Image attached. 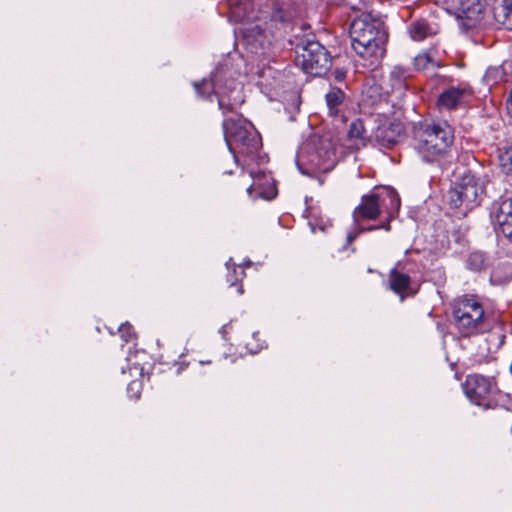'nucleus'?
<instances>
[{
  "label": "nucleus",
  "mask_w": 512,
  "mask_h": 512,
  "mask_svg": "<svg viewBox=\"0 0 512 512\" xmlns=\"http://www.w3.org/2000/svg\"><path fill=\"white\" fill-rule=\"evenodd\" d=\"M400 208V198L397 192L393 188H384L381 192L364 195L361 199L360 204L353 211L354 229L347 234V243H351L357 238V236L364 232L374 229L384 228L389 230L390 226L388 223L382 226H369L367 228L361 227L360 222L363 220H374L376 219L382 209H384L388 218L391 219Z\"/></svg>",
  "instance_id": "f257e3e1"
},
{
  "label": "nucleus",
  "mask_w": 512,
  "mask_h": 512,
  "mask_svg": "<svg viewBox=\"0 0 512 512\" xmlns=\"http://www.w3.org/2000/svg\"><path fill=\"white\" fill-rule=\"evenodd\" d=\"M353 50L364 59L378 60L384 54L387 33L380 19L370 14L361 15L350 25Z\"/></svg>",
  "instance_id": "f03ea898"
},
{
  "label": "nucleus",
  "mask_w": 512,
  "mask_h": 512,
  "mask_svg": "<svg viewBox=\"0 0 512 512\" xmlns=\"http://www.w3.org/2000/svg\"><path fill=\"white\" fill-rule=\"evenodd\" d=\"M453 129L446 122L421 124L414 132V147L426 162L437 161L453 143Z\"/></svg>",
  "instance_id": "7ed1b4c3"
},
{
  "label": "nucleus",
  "mask_w": 512,
  "mask_h": 512,
  "mask_svg": "<svg viewBox=\"0 0 512 512\" xmlns=\"http://www.w3.org/2000/svg\"><path fill=\"white\" fill-rule=\"evenodd\" d=\"M226 143L237 161L236 150L241 155L250 156L257 152L261 146V137L250 122L240 118L225 119L223 122Z\"/></svg>",
  "instance_id": "20e7f679"
},
{
  "label": "nucleus",
  "mask_w": 512,
  "mask_h": 512,
  "mask_svg": "<svg viewBox=\"0 0 512 512\" xmlns=\"http://www.w3.org/2000/svg\"><path fill=\"white\" fill-rule=\"evenodd\" d=\"M296 164L303 175L316 176L333 168L334 152L328 145L321 144L319 147L315 139H310L300 146Z\"/></svg>",
  "instance_id": "39448f33"
},
{
  "label": "nucleus",
  "mask_w": 512,
  "mask_h": 512,
  "mask_svg": "<svg viewBox=\"0 0 512 512\" xmlns=\"http://www.w3.org/2000/svg\"><path fill=\"white\" fill-rule=\"evenodd\" d=\"M484 195V186L479 178L467 173L448 192V202L452 208L463 214L477 207Z\"/></svg>",
  "instance_id": "423d86ee"
},
{
  "label": "nucleus",
  "mask_w": 512,
  "mask_h": 512,
  "mask_svg": "<svg viewBox=\"0 0 512 512\" xmlns=\"http://www.w3.org/2000/svg\"><path fill=\"white\" fill-rule=\"evenodd\" d=\"M455 323L464 336L477 333L484 321V309L475 298L459 299L453 309Z\"/></svg>",
  "instance_id": "0eeeda50"
},
{
  "label": "nucleus",
  "mask_w": 512,
  "mask_h": 512,
  "mask_svg": "<svg viewBox=\"0 0 512 512\" xmlns=\"http://www.w3.org/2000/svg\"><path fill=\"white\" fill-rule=\"evenodd\" d=\"M297 65L310 75L320 76L331 66V58L323 45L318 41H307L298 47Z\"/></svg>",
  "instance_id": "6e6552de"
},
{
  "label": "nucleus",
  "mask_w": 512,
  "mask_h": 512,
  "mask_svg": "<svg viewBox=\"0 0 512 512\" xmlns=\"http://www.w3.org/2000/svg\"><path fill=\"white\" fill-rule=\"evenodd\" d=\"M222 75L220 72H216L211 80L204 79L201 83L195 82L194 88L198 95L209 96L211 93H215L218 96V103L221 109H224L226 105V98L228 99V105L232 109L234 105H238L243 102L240 95V84L234 79L229 80V84L223 86L221 84Z\"/></svg>",
  "instance_id": "1a4fd4ad"
},
{
  "label": "nucleus",
  "mask_w": 512,
  "mask_h": 512,
  "mask_svg": "<svg viewBox=\"0 0 512 512\" xmlns=\"http://www.w3.org/2000/svg\"><path fill=\"white\" fill-rule=\"evenodd\" d=\"M447 11L462 21L467 29L475 27L484 18L485 0H445Z\"/></svg>",
  "instance_id": "9d476101"
},
{
  "label": "nucleus",
  "mask_w": 512,
  "mask_h": 512,
  "mask_svg": "<svg viewBox=\"0 0 512 512\" xmlns=\"http://www.w3.org/2000/svg\"><path fill=\"white\" fill-rule=\"evenodd\" d=\"M474 92L468 83L461 82L445 89L438 97V105L447 110L455 109L467 104L473 97Z\"/></svg>",
  "instance_id": "9b49d317"
},
{
  "label": "nucleus",
  "mask_w": 512,
  "mask_h": 512,
  "mask_svg": "<svg viewBox=\"0 0 512 512\" xmlns=\"http://www.w3.org/2000/svg\"><path fill=\"white\" fill-rule=\"evenodd\" d=\"M494 388L491 379L481 375H470L464 383V391L471 402L481 405Z\"/></svg>",
  "instance_id": "f8f14e48"
},
{
  "label": "nucleus",
  "mask_w": 512,
  "mask_h": 512,
  "mask_svg": "<svg viewBox=\"0 0 512 512\" xmlns=\"http://www.w3.org/2000/svg\"><path fill=\"white\" fill-rule=\"evenodd\" d=\"M249 177L252 183L247 187V193L250 197H261L271 199L276 196V188L272 183V177L264 171H250Z\"/></svg>",
  "instance_id": "ddd939ff"
},
{
  "label": "nucleus",
  "mask_w": 512,
  "mask_h": 512,
  "mask_svg": "<svg viewBox=\"0 0 512 512\" xmlns=\"http://www.w3.org/2000/svg\"><path fill=\"white\" fill-rule=\"evenodd\" d=\"M497 230L512 242V199L503 200L495 213Z\"/></svg>",
  "instance_id": "4468645a"
},
{
  "label": "nucleus",
  "mask_w": 512,
  "mask_h": 512,
  "mask_svg": "<svg viewBox=\"0 0 512 512\" xmlns=\"http://www.w3.org/2000/svg\"><path fill=\"white\" fill-rule=\"evenodd\" d=\"M404 133V127L401 123L383 124L377 127L375 131L376 140L384 147H390L397 143Z\"/></svg>",
  "instance_id": "2eb2a0df"
},
{
  "label": "nucleus",
  "mask_w": 512,
  "mask_h": 512,
  "mask_svg": "<svg viewBox=\"0 0 512 512\" xmlns=\"http://www.w3.org/2000/svg\"><path fill=\"white\" fill-rule=\"evenodd\" d=\"M414 66L417 70L432 76L435 70L441 66L440 60L436 59L431 52L420 53L414 58Z\"/></svg>",
  "instance_id": "dca6fc26"
},
{
  "label": "nucleus",
  "mask_w": 512,
  "mask_h": 512,
  "mask_svg": "<svg viewBox=\"0 0 512 512\" xmlns=\"http://www.w3.org/2000/svg\"><path fill=\"white\" fill-rule=\"evenodd\" d=\"M410 37L415 41H421L428 36L437 33L436 29L430 26L425 21H416L412 23L408 28Z\"/></svg>",
  "instance_id": "f3484780"
},
{
  "label": "nucleus",
  "mask_w": 512,
  "mask_h": 512,
  "mask_svg": "<svg viewBox=\"0 0 512 512\" xmlns=\"http://www.w3.org/2000/svg\"><path fill=\"white\" fill-rule=\"evenodd\" d=\"M410 277L407 274L399 273L395 269L389 275V285L392 291L402 294L409 286Z\"/></svg>",
  "instance_id": "a211bd4d"
},
{
  "label": "nucleus",
  "mask_w": 512,
  "mask_h": 512,
  "mask_svg": "<svg viewBox=\"0 0 512 512\" xmlns=\"http://www.w3.org/2000/svg\"><path fill=\"white\" fill-rule=\"evenodd\" d=\"M343 99L344 92L339 88H332L326 94V102L331 115H336L338 113L337 107L342 103Z\"/></svg>",
  "instance_id": "6ab92c4d"
},
{
  "label": "nucleus",
  "mask_w": 512,
  "mask_h": 512,
  "mask_svg": "<svg viewBox=\"0 0 512 512\" xmlns=\"http://www.w3.org/2000/svg\"><path fill=\"white\" fill-rule=\"evenodd\" d=\"M406 71L400 66H395L390 72L392 88L402 90L405 87Z\"/></svg>",
  "instance_id": "aec40b11"
},
{
  "label": "nucleus",
  "mask_w": 512,
  "mask_h": 512,
  "mask_svg": "<svg viewBox=\"0 0 512 512\" xmlns=\"http://www.w3.org/2000/svg\"><path fill=\"white\" fill-rule=\"evenodd\" d=\"M348 136L350 139H355L359 141L361 144H364L365 140V128L363 122L360 119H356L351 122Z\"/></svg>",
  "instance_id": "412c9836"
},
{
  "label": "nucleus",
  "mask_w": 512,
  "mask_h": 512,
  "mask_svg": "<svg viewBox=\"0 0 512 512\" xmlns=\"http://www.w3.org/2000/svg\"><path fill=\"white\" fill-rule=\"evenodd\" d=\"M499 166L505 174H512V146L500 152Z\"/></svg>",
  "instance_id": "4be33fe9"
},
{
  "label": "nucleus",
  "mask_w": 512,
  "mask_h": 512,
  "mask_svg": "<svg viewBox=\"0 0 512 512\" xmlns=\"http://www.w3.org/2000/svg\"><path fill=\"white\" fill-rule=\"evenodd\" d=\"M494 16L498 23L508 30H512V9H494Z\"/></svg>",
  "instance_id": "5701e85b"
},
{
  "label": "nucleus",
  "mask_w": 512,
  "mask_h": 512,
  "mask_svg": "<svg viewBox=\"0 0 512 512\" xmlns=\"http://www.w3.org/2000/svg\"><path fill=\"white\" fill-rule=\"evenodd\" d=\"M503 78V71L500 67H490L486 70L483 80L488 86L496 84Z\"/></svg>",
  "instance_id": "b1692460"
},
{
  "label": "nucleus",
  "mask_w": 512,
  "mask_h": 512,
  "mask_svg": "<svg viewBox=\"0 0 512 512\" xmlns=\"http://www.w3.org/2000/svg\"><path fill=\"white\" fill-rule=\"evenodd\" d=\"M468 264L471 269L480 270L484 266V256L479 252L472 253L469 256Z\"/></svg>",
  "instance_id": "393cba45"
},
{
  "label": "nucleus",
  "mask_w": 512,
  "mask_h": 512,
  "mask_svg": "<svg viewBox=\"0 0 512 512\" xmlns=\"http://www.w3.org/2000/svg\"><path fill=\"white\" fill-rule=\"evenodd\" d=\"M119 333H120L121 338L125 342H129L134 337V334H135L132 326L128 323L122 324L119 327Z\"/></svg>",
  "instance_id": "a878e982"
},
{
  "label": "nucleus",
  "mask_w": 512,
  "mask_h": 512,
  "mask_svg": "<svg viewBox=\"0 0 512 512\" xmlns=\"http://www.w3.org/2000/svg\"><path fill=\"white\" fill-rule=\"evenodd\" d=\"M127 391L131 398L138 399L141 393V383L139 381L130 382Z\"/></svg>",
  "instance_id": "bb28decb"
},
{
  "label": "nucleus",
  "mask_w": 512,
  "mask_h": 512,
  "mask_svg": "<svg viewBox=\"0 0 512 512\" xmlns=\"http://www.w3.org/2000/svg\"><path fill=\"white\" fill-rule=\"evenodd\" d=\"M233 274L234 277H231L230 275L228 276L229 281H231V285H234L237 280L242 279L244 277V271L241 267H235L233 270Z\"/></svg>",
  "instance_id": "cd10ccee"
},
{
  "label": "nucleus",
  "mask_w": 512,
  "mask_h": 512,
  "mask_svg": "<svg viewBox=\"0 0 512 512\" xmlns=\"http://www.w3.org/2000/svg\"><path fill=\"white\" fill-rule=\"evenodd\" d=\"M512 9V0H495L494 9Z\"/></svg>",
  "instance_id": "c85d7f7f"
},
{
  "label": "nucleus",
  "mask_w": 512,
  "mask_h": 512,
  "mask_svg": "<svg viewBox=\"0 0 512 512\" xmlns=\"http://www.w3.org/2000/svg\"><path fill=\"white\" fill-rule=\"evenodd\" d=\"M335 76H336L337 80L341 81V80H343L345 78V72L337 70L335 72Z\"/></svg>",
  "instance_id": "c756f323"
},
{
  "label": "nucleus",
  "mask_w": 512,
  "mask_h": 512,
  "mask_svg": "<svg viewBox=\"0 0 512 512\" xmlns=\"http://www.w3.org/2000/svg\"><path fill=\"white\" fill-rule=\"evenodd\" d=\"M247 346L251 353H256L261 348V347H259L257 349H253L252 347H250V344H248Z\"/></svg>",
  "instance_id": "7c9ffc66"
},
{
  "label": "nucleus",
  "mask_w": 512,
  "mask_h": 512,
  "mask_svg": "<svg viewBox=\"0 0 512 512\" xmlns=\"http://www.w3.org/2000/svg\"><path fill=\"white\" fill-rule=\"evenodd\" d=\"M238 293H239V294H242V293H243L242 286H239V287H238Z\"/></svg>",
  "instance_id": "2f4dec72"
},
{
  "label": "nucleus",
  "mask_w": 512,
  "mask_h": 512,
  "mask_svg": "<svg viewBox=\"0 0 512 512\" xmlns=\"http://www.w3.org/2000/svg\"><path fill=\"white\" fill-rule=\"evenodd\" d=\"M230 264H231V259L226 263V266L228 269L230 268Z\"/></svg>",
  "instance_id": "473e14b6"
},
{
  "label": "nucleus",
  "mask_w": 512,
  "mask_h": 512,
  "mask_svg": "<svg viewBox=\"0 0 512 512\" xmlns=\"http://www.w3.org/2000/svg\"><path fill=\"white\" fill-rule=\"evenodd\" d=\"M135 369H140V371H143V368H138L137 366L134 367Z\"/></svg>",
  "instance_id": "72a5a7b5"
},
{
  "label": "nucleus",
  "mask_w": 512,
  "mask_h": 512,
  "mask_svg": "<svg viewBox=\"0 0 512 512\" xmlns=\"http://www.w3.org/2000/svg\"><path fill=\"white\" fill-rule=\"evenodd\" d=\"M510 371H511V373H512V362H511V365H510Z\"/></svg>",
  "instance_id": "f704fd0d"
}]
</instances>
